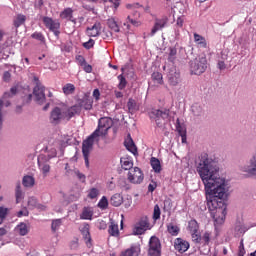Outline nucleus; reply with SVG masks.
Returning a JSON list of instances; mask_svg holds the SVG:
<instances>
[{
    "label": "nucleus",
    "instance_id": "nucleus-46",
    "mask_svg": "<svg viewBox=\"0 0 256 256\" xmlns=\"http://www.w3.org/2000/svg\"><path fill=\"white\" fill-rule=\"evenodd\" d=\"M190 234H191L193 243H201V233L199 231L192 232Z\"/></svg>",
    "mask_w": 256,
    "mask_h": 256
},
{
    "label": "nucleus",
    "instance_id": "nucleus-40",
    "mask_svg": "<svg viewBox=\"0 0 256 256\" xmlns=\"http://www.w3.org/2000/svg\"><path fill=\"white\" fill-rule=\"evenodd\" d=\"M28 207H37L38 209H41V207H45L37 202V198L30 197L28 199Z\"/></svg>",
    "mask_w": 256,
    "mask_h": 256
},
{
    "label": "nucleus",
    "instance_id": "nucleus-42",
    "mask_svg": "<svg viewBox=\"0 0 256 256\" xmlns=\"http://www.w3.org/2000/svg\"><path fill=\"white\" fill-rule=\"evenodd\" d=\"M88 199H97V197H99V189L97 188H91L88 191V195H87Z\"/></svg>",
    "mask_w": 256,
    "mask_h": 256
},
{
    "label": "nucleus",
    "instance_id": "nucleus-32",
    "mask_svg": "<svg viewBox=\"0 0 256 256\" xmlns=\"http://www.w3.org/2000/svg\"><path fill=\"white\" fill-rule=\"evenodd\" d=\"M62 91L64 95H73V93H75V85L67 83L63 86Z\"/></svg>",
    "mask_w": 256,
    "mask_h": 256
},
{
    "label": "nucleus",
    "instance_id": "nucleus-5",
    "mask_svg": "<svg viewBox=\"0 0 256 256\" xmlns=\"http://www.w3.org/2000/svg\"><path fill=\"white\" fill-rule=\"evenodd\" d=\"M207 70V58L197 57L190 61V71L192 75H202Z\"/></svg>",
    "mask_w": 256,
    "mask_h": 256
},
{
    "label": "nucleus",
    "instance_id": "nucleus-43",
    "mask_svg": "<svg viewBox=\"0 0 256 256\" xmlns=\"http://www.w3.org/2000/svg\"><path fill=\"white\" fill-rule=\"evenodd\" d=\"M153 219L154 221H158V219H161V208L159 207V204H156L154 206Z\"/></svg>",
    "mask_w": 256,
    "mask_h": 256
},
{
    "label": "nucleus",
    "instance_id": "nucleus-21",
    "mask_svg": "<svg viewBox=\"0 0 256 256\" xmlns=\"http://www.w3.org/2000/svg\"><path fill=\"white\" fill-rule=\"evenodd\" d=\"M25 21H27V16L23 14H17L13 19V25L16 29H19L21 25H25Z\"/></svg>",
    "mask_w": 256,
    "mask_h": 256
},
{
    "label": "nucleus",
    "instance_id": "nucleus-64",
    "mask_svg": "<svg viewBox=\"0 0 256 256\" xmlns=\"http://www.w3.org/2000/svg\"><path fill=\"white\" fill-rule=\"evenodd\" d=\"M32 99H33V95L29 94L28 96H26V99H24V101H26V103H31Z\"/></svg>",
    "mask_w": 256,
    "mask_h": 256
},
{
    "label": "nucleus",
    "instance_id": "nucleus-16",
    "mask_svg": "<svg viewBox=\"0 0 256 256\" xmlns=\"http://www.w3.org/2000/svg\"><path fill=\"white\" fill-rule=\"evenodd\" d=\"M108 234L110 237H119V224L113 219H109Z\"/></svg>",
    "mask_w": 256,
    "mask_h": 256
},
{
    "label": "nucleus",
    "instance_id": "nucleus-28",
    "mask_svg": "<svg viewBox=\"0 0 256 256\" xmlns=\"http://www.w3.org/2000/svg\"><path fill=\"white\" fill-rule=\"evenodd\" d=\"M128 111L129 113H136V111H139V105H137V102L133 100V98H130L127 103Z\"/></svg>",
    "mask_w": 256,
    "mask_h": 256
},
{
    "label": "nucleus",
    "instance_id": "nucleus-9",
    "mask_svg": "<svg viewBox=\"0 0 256 256\" xmlns=\"http://www.w3.org/2000/svg\"><path fill=\"white\" fill-rule=\"evenodd\" d=\"M74 107H78L81 109H85V111H91L93 109V98L89 96V94H84V96L78 100V105H74Z\"/></svg>",
    "mask_w": 256,
    "mask_h": 256
},
{
    "label": "nucleus",
    "instance_id": "nucleus-49",
    "mask_svg": "<svg viewBox=\"0 0 256 256\" xmlns=\"http://www.w3.org/2000/svg\"><path fill=\"white\" fill-rule=\"evenodd\" d=\"M82 47H84V49H87V50L93 49V47H95V40L90 38L87 42H84L82 44Z\"/></svg>",
    "mask_w": 256,
    "mask_h": 256
},
{
    "label": "nucleus",
    "instance_id": "nucleus-30",
    "mask_svg": "<svg viewBox=\"0 0 256 256\" xmlns=\"http://www.w3.org/2000/svg\"><path fill=\"white\" fill-rule=\"evenodd\" d=\"M188 231L189 233H197L199 231V223L197 220L192 219L188 222Z\"/></svg>",
    "mask_w": 256,
    "mask_h": 256
},
{
    "label": "nucleus",
    "instance_id": "nucleus-53",
    "mask_svg": "<svg viewBox=\"0 0 256 256\" xmlns=\"http://www.w3.org/2000/svg\"><path fill=\"white\" fill-rule=\"evenodd\" d=\"M238 256H245V245L243 244V240H241L239 245Z\"/></svg>",
    "mask_w": 256,
    "mask_h": 256
},
{
    "label": "nucleus",
    "instance_id": "nucleus-57",
    "mask_svg": "<svg viewBox=\"0 0 256 256\" xmlns=\"http://www.w3.org/2000/svg\"><path fill=\"white\" fill-rule=\"evenodd\" d=\"M93 97L96 101H99L100 97H101V92H99V89H94L93 91Z\"/></svg>",
    "mask_w": 256,
    "mask_h": 256
},
{
    "label": "nucleus",
    "instance_id": "nucleus-29",
    "mask_svg": "<svg viewBox=\"0 0 256 256\" xmlns=\"http://www.w3.org/2000/svg\"><path fill=\"white\" fill-rule=\"evenodd\" d=\"M150 165L155 173H161V162L159 159L152 157L150 160Z\"/></svg>",
    "mask_w": 256,
    "mask_h": 256
},
{
    "label": "nucleus",
    "instance_id": "nucleus-12",
    "mask_svg": "<svg viewBox=\"0 0 256 256\" xmlns=\"http://www.w3.org/2000/svg\"><path fill=\"white\" fill-rule=\"evenodd\" d=\"M36 103L43 105L45 103V86L37 84L33 90Z\"/></svg>",
    "mask_w": 256,
    "mask_h": 256
},
{
    "label": "nucleus",
    "instance_id": "nucleus-62",
    "mask_svg": "<svg viewBox=\"0 0 256 256\" xmlns=\"http://www.w3.org/2000/svg\"><path fill=\"white\" fill-rule=\"evenodd\" d=\"M76 175H77L78 179H80V181H85V174H83L81 172H76Z\"/></svg>",
    "mask_w": 256,
    "mask_h": 256
},
{
    "label": "nucleus",
    "instance_id": "nucleus-18",
    "mask_svg": "<svg viewBox=\"0 0 256 256\" xmlns=\"http://www.w3.org/2000/svg\"><path fill=\"white\" fill-rule=\"evenodd\" d=\"M140 17L141 13L135 11L134 13H132V15H129L127 17V20L129 21V23H131V25H133V27H141L143 25V22L139 20Z\"/></svg>",
    "mask_w": 256,
    "mask_h": 256
},
{
    "label": "nucleus",
    "instance_id": "nucleus-14",
    "mask_svg": "<svg viewBox=\"0 0 256 256\" xmlns=\"http://www.w3.org/2000/svg\"><path fill=\"white\" fill-rule=\"evenodd\" d=\"M167 17L161 18V19H156L153 28L151 29L150 32V37H155V34L158 31H161L162 29H165L167 27L168 23Z\"/></svg>",
    "mask_w": 256,
    "mask_h": 256
},
{
    "label": "nucleus",
    "instance_id": "nucleus-20",
    "mask_svg": "<svg viewBox=\"0 0 256 256\" xmlns=\"http://www.w3.org/2000/svg\"><path fill=\"white\" fill-rule=\"evenodd\" d=\"M80 231L87 247H91L92 240H91V233L89 232V224H84Z\"/></svg>",
    "mask_w": 256,
    "mask_h": 256
},
{
    "label": "nucleus",
    "instance_id": "nucleus-36",
    "mask_svg": "<svg viewBox=\"0 0 256 256\" xmlns=\"http://www.w3.org/2000/svg\"><path fill=\"white\" fill-rule=\"evenodd\" d=\"M117 79L119 81L118 89L120 91H123V89H125V87H127V79L125 78V76L123 74L118 75Z\"/></svg>",
    "mask_w": 256,
    "mask_h": 256
},
{
    "label": "nucleus",
    "instance_id": "nucleus-35",
    "mask_svg": "<svg viewBox=\"0 0 256 256\" xmlns=\"http://www.w3.org/2000/svg\"><path fill=\"white\" fill-rule=\"evenodd\" d=\"M38 167L41 169L44 177H47V174L51 171V166L46 163H41V161L38 159Z\"/></svg>",
    "mask_w": 256,
    "mask_h": 256
},
{
    "label": "nucleus",
    "instance_id": "nucleus-11",
    "mask_svg": "<svg viewBox=\"0 0 256 256\" xmlns=\"http://www.w3.org/2000/svg\"><path fill=\"white\" fill-rule=\"evenodd\" d=\"M189 247L191 245L189 242L183 238H176L174 240V249L180 254L186 253V251H189Z\"/></svg>",
    "mask_w": 256,
    "mask_h": 256
},
{
    "label": "nucleus",
    "instance_id": "nucleus-4",
    "mask_svg": "<svg viewBox=\"0 0 256 256\" xmlns=\"http://www.w3.org/2000/svg\"><path fill=\"white\" fill-rule=\"evenodd\" d=\"M169 109H152L149 112V117L152 121H155L157 127H165L167 120L169 119Z\"/></svg>",
    "mask_w": 256,
    "mask_h": 256
},
{
    "label": "nucleus",
    "instance_id": "nucleus-22",
    "mask_svg": "<svg viewBox=\"0 0 256 256\" xmlns=\"http://www.w3.org/2000/svg\"><path fill=\"white\" fill-rule=\"evenodd\" d=\"M194 42L201 49H207V40L205 39V37H203L197 33H194Z\"/></svg>",
    "mask_w": 256,
    "mask_h": 256
},
{
    "label": "nucleus",
    "instance_id": "nucleus-33",
    "mask_svg": "<svg viewBox=\"0 0 256 256\" xmlns=\"http://www.w3.org/2000/svg\"><path fill=\"white\" fill-rule=\"evenodd\" d=\"M22 184L25 187H33L35 185V178H33V176H24L23 180H22Z\"/></svg>",
    "mask_w": 256,
    "mask_h": 256
},
{
    "label": "nucleus",
    "instance_id": "nucleus-54",
    "mask_svg": "<svg viewBox=\"0 0 256 256\" xmlns=\"http://www.w3.org/2000/svg\"><path fill=\"white\" fill-rule=\"evenodd\" d=\"M3 81L6 83H9L11 81V72L5 71L3 76H2Z\"/></svg>",
    "mask_w": 256,
    "mask_h": 256
},
{
    "label": "nucleus",
    "instance_id": "nucleus-50",
    "mask_svg": "<svg viewBox=\"0 0 256 256\" xmlns=\"http://www.w3.org/2000/svg\"><path fill=\"white\" fill-rule=\"evenodd\" d=\"M76 63H78V65H80V67H83V65H85L87 63V60H85V57H83V55H77Z\"/></svg>",
    "mask_w": 256,
    "mask_h": 256
},
{
    "label": "nucleus",
    "instance_id": "nucleus-8",
    "mask_svg": "<svg viewBox=\"0 0 256 256\" xmlns=\"http://www.w3.org/2000/svg\"><path fill=\"white\" fill-rule=\"evenodd\" d=\"M148 255L161 256V241L157 238V236H152L149 240Z\"/></svg>",
    "mask_w": 256,
    "mask_h": 256
},
{
    "label": "nucleus",
    "instance_id": "nucleus-41",
    "mask_svg": "<svg viewBox=\"0 0 256 256\" xmlns=\"http://www.w3.org/2000/svg\"><path fill=\"white\" fill-rule=\"evenodd\" d=\"M152 79L159 85H163V74H161V72H154L152 74Z\"/></svg>",
    "mask_w": 256,
    "mask_h": 256
},
{
    "label": "nucleus",
    "instance_id": "nucleus-59",
    "mask_svg": "<svg viewBox=\"0 0 256 256\" xmlns=\"http://www.w3.org/2000/svg\"><path fill=\"white\" fill-rule=\"evenodd\" d=\"M185 22V20L183 19V17H178L176 20V25L177 27H183V23Z\"/></svg>",
    "mask_w": 256,
    "mask_h": 256
},
{
    "label": "nucleus",
    "instance_id": "nucleus-15",
    "mask_svg": "<svg viewBox=\"0 0 256 256\" xmlns=\"http://www.w3.org/2000/svg\"><path fill=\"white\" fill-rule=\"evenodd\" d=\"M141 255V245L134 244L130 248L121 252L120 256H139Z\"/></svg>",
    "mask_w": 256,
    "mask_h": 256
},
{
    "label": "nucleus",
    "instance_id": "nucleus-45",
    "mask_svg": "<svg viewBox=\"0 0 256 256\" xmlns=\"http://www.w3.org/2000/svg\"><path fill=\"white\" fill-rule=\"evenodd\" d=\"M62 221L61 219H56L52 221L51 229L55 233V231H58L59 227H61Z\"/></svg>",
    "mask_w": 256,
    "mask_h": 256
},
{
    "label": "nucleus",
    "instance_id": "nucleus-24",
    "mask_svg": "<svg viewBox=\"0 0 256 256\" xmlns=\"http://www.w3.org/2000/svg\"><path fill=\"white\" fill-rule=\"evenodd\" d=\"M167 231L170 235H172V237H177V235H179L181 232V228L174 223H169L167 224Z\"/></svg>",
    "mask_w": 256,
    "mask_h": 256
},
{
    "label": "nucleus",
    "instance_id": "nucleus-37",
    "mask_svg": "<svg viewBox=\"0 0 256 256\" xmlns=\"http://www.w3.org/2000/svg\"><path fill=\"white\" fill-rule=\"evenodd\" d=\"M201 243H203V245H209V243H211V232L206 231L203 233L201 236Z\"/></svg>",
    "mask_w": 256,
    "mask_h": 256
},
{
    "label": "nucleus",
    "instance_id": "nucleus-52",
    "mask_svg": "<svg viewBox=\"0 0 256 256\" xmlns=\"http://www.w3.org/2000/svg\"><path fill=\"white\" fill-rule=\"evenodd\" d=\"M202 111L203 110H202L201 106H199V105L192 106V112L194 113V115L199 116V115H201Z\"/></svg>",
    "mask_w": 256,
    "mask_h": 256
},
{
    "label": "nucleus",
    "instance_id": "nucleus-63",
    "mask_svg": "<svg viewBox=\"0 0 256 256\" xmlns=\"http://www.w3.org/2000/svg\"><path fill=\"white\" fill-rule=\"evenodd\" d=\"M157 186L155 185V184H149V186H148V191H150V193H153V191H155V188H156Z\"/></svg>",
    "mask_w": 256,
    "mask_h": 256
},
{
    "label": "nucleus",
    "instance_id": "nucleus-10",
    "mask_svg": "<svg viewBox=\"0 0 256 256\" xmlns=\"http://www.w3.org/2000/svg\"><path fill=\"white\" fill-rule=\"evenodd\" d=\"M149 229V218L142 217L133 229L134 235H143Z\"/></svg>",
    "mask_w": 256,
    "mask_h": 256
},
{
    "label": "nucleus",
    "instance_id": "nucleus-38",
    "mask_svg": "<svg viewBox=\"0 0 256 256\" xmlns=\"http://www.w3.org/2000/svg\"><path fill=\"white\" fill-rule=\"evenodd\" d=\"M17 91H19V88L17 86H13L10 89V92H5L3 95V99H9V97H14V95H17Z\"/></svg>",
    "mask_w": 256,
    "mask_h": 256
},
{
    "label": "nucleus",
    "instance_id": "nucleus-48",
    "mask_svg": "<svg viewBox=\"0 0 256 256\" xmlns=\"http://www.w3.org/2000/svg\"><path fill=\"white\" fill-rule=\"evenodd\" d=\"M175 57H177V48H170L168 61L173 63V61H175Z\"/></svg>",
    "mask_w": 256,
    "mask_h": 256
},
{
    "label": "nucleus",
    "instance_id": "nucleus-60",
    "mask_svg": "<svg viewBox=\"0 0 256 256\" xmlns=\"http://www.w3.org/2000/svg\"><path fill=\"white\" fill-rule=\"evenodd\" d=\"M114 95H115L116 99L123 98V92H121V91H114Z\"/></svg>",
    "mask_w": 256,
    "mask_h": 256
},
{
    "label": "nucleus",
    "instance_id": "nucleus-55",
    "mask_svg": "<svg viewBox=\"0 0 256 256\" xmlns=\"http://www.w3.org/2000/svg\"><path fill=\"white\" fill-rule=\"evenodd\" d=\"M82 67L85 73H92L93 71V66H91L90 64H87V62Z\"/></svg>",
    "mask_w": 256,
    "mask_h": 256
},
{
    "label": "nucleus",
    "instance_id": "nucleus-58",
    "mask_svg": "<svg viewBox=\"0 0 256 256\" xmlns=\"http://www.w3.org/2000/svg\"><path fill=\"white\" fill-rule=\"evenodd\" d=\"M109 3H112L114 9H118L119 5H121V0H109Z\"/></svg>",
    "mask_w": 256,
    "mask_h": 256
},
{
    "label": "nucleus",
    "instance_id": "nucleus-27",
    "mask_svg": "<svg viewBox=\"0 0 256 256\" xmlns=\"http://www.w3.org/2000/svg\"><path fill=\"white\" fill-rule=\"evenodd\" d=\"M16 231L21 235V237H25V235L29 233V226L22 222L16 226Z\"/></svg>",
    "mask_w": 256,
    "mask_h": 256
},
{
    "label": "nucleus",
    "instance_id": "nucleus-25",
    "mask_svg": "<svg viewBox=\"0 0 256 256\" xmlns=\"http://www.w3.org/2000/svg\"><path fill=\"white\" fill-rule=\"evenodd\" d=\"M110 204L113 207H120V205H123V196L121 194H114L110 199Z\"/></svg>",
    "mask_w": 256,
    "mask_h": 256
},
{
    "label": "nucleus",
    "instance_id": "nucleus-2",
    "mask_svg": "<svg viewBox=\"0 0 256 256\" xmlns=\"http://www.w3.org/2000/svg\"><path fill=\"white\" fill-rule=\"evenodd\" d=\"M111 127H113V119L110 117H102L98 121L97 129L83 141L82 155L87 169H89V157L91 155V151H93V145L95 142L99 143V137H105Z\"/></svg>",
    "mask_w": 256,
    "mask_h": 256
},
{
    "label": "nucleus",
    "instance_id": "nucleus-56",
    "mask_svg": "<svg viewBox=\"0 0 256 256\" xmlns=\"http://www.w3.org/2000/svg\"><path fill=\"white\" fill-rule=\"evenodd\" d=\"M21 186L16 187V201L19 203V199L22 197Z\"/></svg>",
    "mask_w": 256,
    "mask_h": 256
},
{
    "label": "nucleus",
    "instance_id": "nucleus-17",
    "mask_svg": "<svg viewBox=\"0 0 256 256\" xmlns=\"http://www.w3.org/2000/svg\"><path fill=\"white\" fill-rule=\"evenodd\" d=\"M86 35L88 37H99L101 35V24L96 22L93 26L86 29Z\"/></svg>",
    "mask_w": 256,
    "mask_h": 256
},
{
    "label": "nucleus",
    "instance_id": "nucleus-3",
    "mask_svg": "<svg viewBox=\"0 0 256 256\" xmlns=\"http://www.w3.org/2000/svg\"><path fill=\"white\" fill-rule=\"evenodd\" d=\"M78 113H81V109L77 106H72L68 109L55 107L50 113V123H52V125H59L64 119L69 121Z\"/></svg>",
    "mask_w": 256,
    "mask_h": 256
},
{
    "label": "nucleus",
    "instance_id": "nucleus-44",
    "mask_svg": "<svg viewBox=\"0 0 256 256\" xmlns=\"http://www.w3.org/2000/svg\"><path fill=\"white\" fill-rule=\"evenodd\" d=\"M98 207L100 209H107V207H109V201L107 200V197L103 196L99 203H98Z\"/></svg>",
    "mask_w": 256,
    "mask_h": 256
},
{
    "label": "nucleus",
    "instance_id": "nucleus-31",
    "mask_svg": "<svg viewBox=\"0 0 256 256\" xmlns=\"http://www.w3.org/2000/svg\"><path fill=\"white\" fill-rule=\"evenodd\" d=\"M107 25L109 29H111V31H114V33H119L120 31L119 24H117V21H115V18L108 19Z\"/></svg>",
    "mask_w": 256,
    "mask_h": 256
},
{
    "label": "nucleus",
    "instance_id": "nucleus-13",
    "mask_svg": "<svg viewBox=\"0 0 256 256\" xmlns=\"http://www.w3.org/2000/svg\"><path fill=\"white\" fill-rule=\"evenodd\" d=\"M168 83L171 87H177L181 83V73L173 68L168 73Z\"/></svg>",
    "mask_w": 256,
    "mask_h": 256
},
{
    "label": "nucleus",
    "instance_id": "nucleus-19",
    "mask_svg": "<svg viewBox=\"0 0 256 256\" xmlns=\"http://www.w3.org/2000/svg\"><path fill=\"white\" fill-rule=\"evenodd\" d=\"M60 19H63L65 21H71V23H77V19L73 17V10L71 8H65L60 13Z\"/></svg>",
    "mask_w": 256,
    "mask_h": 256
},
{
    "label": "nucleus",
    "instance_id": "nucleus-47",
    "mask_svg": "<svg viewBox=\"0 0 256 256\" xmlns=\"http://www.w3.org/2000/svg\"><path fill=\"white\" fill-rule=\"evenodd\" d=\"M32 39H36L37 41H41L43 43L45 41V36H43V33L41 32H34L31 35Z\"/></svg>",
    "mask_w": 256,
    "mask_h": 256
},
{
    "label": "nucleus",
    "instance_id": "nucleus-51",
    "mask_svg": "<svg viewBox=\"0 0 256 256\" xmlns=\"http://www.w3.org/2000/svg\"><path fill=\"white\" fill-rule=\"evenodd\" d=\"M5 217H7V208L0 207V225L3 223Z\"/></svg>",
    "mask_w": 256,
    "mask_h": 256
},
{
    "label": "nucleus",
    "instance_id": "nucleus-26",
    "mask_svg": "<svg viewBox=\"0 0 256 256\" xmlns=\"http://www.w3.org/2000/svg\"><path fill=\"white\" fill-rule=\"evenodd\" d=\"M120 163L125 171H131V169L135 168L133 167V161L129 158H121Z\"/></svg>",
    "mask_w": 256,
    "mask_h": 256
},
{
    "label": "nucleus",
    "instance_id": "nucleus-34",
    "mask_svg": "<svg viewBox=\"0 0 256 256\" xmlns=\"http://www.w3.org/2000/svg\"><path fill=\"white\" fill-rule=\"evenodd\" d=\"M176 131H178L180 137H183V139H185V135H187V130L185 129V126L181 125L179 119L176 120Z\"/></svg>",
    "mask_w": 256,
    "mask_h": 256
},
{
    "label": "nucleus",
    "instance_id": "nucleus-7",
    "mask_svg": "<svg viewBox=\"0 0 256 256\" xmlns=\"http://www.w3.org/2000/svg\"><path fill=\"white\" fill-rule=\"evenodd\" d=\"M143 179H145V175L143 174L141 168L134 167L128 171V181L130 183L140 185V183H143Z\"/></svg>",
    "mask_w": 256,
    "mask_h": 256
},
{
    "label": "nucleus",
    "instance_id": "nucleus-1",
    "mask_svg": "<svg viewBox=\"0 0 256 256\" xmlns=\"http://www.w3.org/2000/svg\"><path fill=\"white\" fill-rule=\"evenodd\" d=\"M196 171L204 183L211 217L217 225H223L225 217H227V204L225 203L229 192L227 182L225 178L219 177V166L213 158H209L207 153L199 156L198 162H196Z\"/></svg>",
    "mask_w": 256,
    "mask_h": 256
},
{
    "label": "nucleus",
    "instance_id": "nucleus-39",
    "mask_svg": "<svg viewBox=\"0 0 256 256\" xmlns=\"http://www.w3.org/2000/svg\"><path fill=\"white\" fill-rule=\"evenodd\" d=\"M81 219L84 220H89L91 221V219H93V212H91L90 210H88L87 208H85L80 216Z\"/></svg>",
    "mask_w": 256,
    "mask_h": 256
},
{
    "label": "nucleus",
    "instance_id": "nucleus-23",
    "mask_svg": "<svg viewBox=\"0 0 256 256\" xmlns=\"http://www.w3.org/2000/svg\"><path fill=\"white\" fill-rule=\"evenodd\" d=\"M124 145L126 149L130 151L133 155H137V146H135V142H133V139L131 137L127 138L124 141Z\"/></svg>",
    "mask_w": 256,
    "mask_h": 256
},
{
    "label": "nucleus",
    "instance_id": "nucleus-61",
    "mask_svg": "<svg viewBox=\"0 0 256 256\" xmlns=\"http://www.w3.org/2000/svg\"><path fill=\"white\" fill-rule=\"evenodd\" d=\"M218 68L223 71V69L226 68L225 62L224 61H219L218 62Z\"/></svg>",
    "mask_w": 256,
    "mask_h": 256
},
{
    "label": "nucleus",
    "instance_id": "nucleus-6",
    "mask_svg": "<svg viewBox=\"0 0 256 256\" xmlns=\"http://www.w3.org/2000/svg\"><path fill=\"white\" fill-rule=\"evenodd\" d=\"M42 21L46 29H49V31L54 33L55 37H59V35H61V31H59V29H61V23H59V21L53 20V18L48 16H44Z\"/></svg>",
    "mask_w": 256,
    "mask_h": 256
}]
</instances>
